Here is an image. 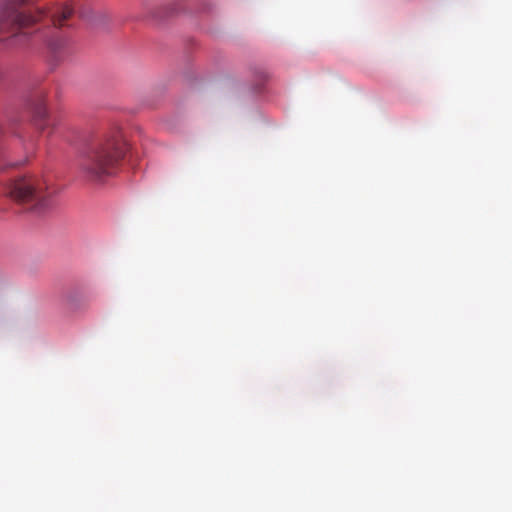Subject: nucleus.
Returning <instances> with one entry per match:
<instances>
[{"instance_id":"1","label":"nucleus","mask_w":512,"mask_h":512,"mask_svg":"<svg viewBox=\"0 0 512 512\" xmlns=\"http://www.w3.org/2000/svg\"><path fill=\"white\" fill-rule=\"evenodd\" d=\"M125 152L126 143L119 131L97 138L87 145L81 155V173L91 182H103L116 173Z\"/></svg>"},{"instance_id":"3","label":"nucleus","mask_w":512,"mask_h":512,"mask_svg":"<svg viewBox=\"0 0 512 512\" xmlns=\"http://www.w3.org/2000/svg\"><path fill=\"white\" fill-rule=\"evenodd\" d=\"M5 192L17 203L27 205L28 209L39 211L48 205L46 185L42 179L35 176H21L11 180Z\"/></svg>"},{"instance_id":"5","label":"nucleus","mask_w":512,"mask_h":512,"mask_svg":"<svg viewBox=\"0 0 512 512\" xmlns=\"http://www.w3.org/2000/svg\"><path fill=\"white\" fill-rule=\"evenodd\" d=\"M46 116H47V111H46L45 107L41 106L36 109V111H35L36 125L41 130H44V125H42L41 122L45 120Z\"/></svg>"},{"instance_id":"2","label":"nucleus","mask_w":512,"mask_h":512,"mask_svg":"<svg viewBox=\"0 0 512 512\" xmlns=\"http://www.w3.org/2000/svg\"><path fill=\"white\" fill-rule=\"evenodd\" d=\"M25 0L8 1L0 12V33L23 29L33 23L48 18L55 27L64 26V21L69 19L74 10L68 4L54 6L52 8L37 9L35 14L19 10V6Z\"/></svg>"},{"instance_id":"4","label":"nucleus","mask_w":512,"mask_h":512,"mask_svg":"<svg viewBox=\"0 0 512 512\" xmlns=\"http://www.w3.org/2000/svg\"><path fill=\"white\" fill-rule=\"evenodd\" d=\"M48 48L53 57L57 60H60L69 52V40L62 35H54L48 41Z\"/></svg>"}]
</instances>
